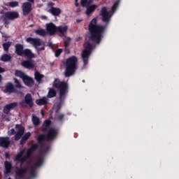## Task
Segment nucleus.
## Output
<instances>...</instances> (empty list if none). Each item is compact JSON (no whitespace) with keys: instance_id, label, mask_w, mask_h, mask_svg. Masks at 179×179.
<instances>
[{"instance_id":"f257e3e1","label":"nucleus","mask_w":179,"mask_h":179,"mask_svg":"<svg viewBox=\"0 0 179 179\" xmlns=\"http://www.w3.org/2000/svg\"><path fill=\"white\" fill-rule=\"evenodd\" d=\"M102 20L106 25L97 24V18H93L88 25V30L90 33V40L94 41L96 44L101 43V38H103V34L107 29V24L110 23V13L107 11V8L103 7L101 10Z\"/></svg>"},{"instance_id":"f03ea898","label":"nucleus","mask_w":179,"mask_h":179,"mask_svg":"<svg viewBox=\"0 0 179 179\" xmlns=\"http://www.w3.org/2000/svg\"><path fill=\"white\" fill-rule=\"evenodd\" d=\"M51 124V120H45L41 127L42 132H47L46 134H40L37 137L38 143L41 146L44 145V142H52V141L57 139V136H58V129L52 127L50 128Z\"/></svg>"},{"instance_id":"7ed1b4c3","label":"nucleus","mask_w":179,"mask_h":179,"mask_svg":"<svg viewBox=\"0 0 179 179\" xmlns=\"http://www.w3.org/2000/svg\"><path fill=\"white\" fill-rule=\"evenodd\" d=\"M52 85L54 87L59 91V103L57 105L55 109L56 114H58L61 110L62 103H64L65 99H66V94L69 93V84H68L66 81H61L59 78H55Z\"/></svg>"},{"instance_id":"20e7f679","label":"nucleus","mask_w":179,"mask_h":179,"mask_svg":"<svg viewBox=\"0 0 179 179\" xmlns=\"http://www.w3.org/2000/svg\"><path fill=\"white\" fill-rule=\"evenodd\" d=\"M29 160L28 157L24 155V150L20 151L14 158V162H20V167H15V176L16 177H19L20 178H23L24 177V174H27V171H29V167L25 166L22 168L23 164L25 162Z\"/></svg>"},{"instance_id":"39448f33","label":"nucleus","mask_w":179,"mask_h":179,"mask_svg":"<svg viewBox=\"0 0 179 179\" xmlns=\"http://www.w3.org/2000/svg\"><path fill=\"white\" fill-rule=\"evenodd\" d=\"M65 66V78H70V76L75 75V72L78 69V57L76 56H71L66 59Z\"/></svg>"},{"instance_id":"423d86ee","label":"nucleus","mask_w":179,"mask_h":179,"mask_svg":"<svg viewBox=\"0 0 179 179\" xmlns=\"http://www.w3.org/2000/svg\"><path fill=\"white\" fill-rule=\"evenodd\" d=\"M1 16L0 19L2 20L3 24H10V22L19 19L20 15L17 11H7V12H0Z\"/></svg>"},{"instance_id":"0eeeda50","label":"nucleus","mask_w":179,"mask_h":179,"mask_svg":"<svg viewBox=\"0 0 179 179\" xmlns=\"http://www.w3.org/2000/svg\"><path fill=\"white\" fill-rule=\"evenodd\" d=\"M93 50V45L90 42L87 41L84 43V50L81 54V58L83 62V66H86L89 64V58L92 55V51Z\"/></svg>"},{"instance_id":"6e6552de","label":"nucleus","mask_w":179,"mask_h":179,"mask_svg":"<svg viewBox=\"0 0 179 179\" xmlns=\"http://www.w3.org/2000/svg\"><path fill=\"white\" fill-rule=\"evenodd\" d=\"M26 41L33 45L37 51H44L45 50L44 41L41 38L29 37L26 39Z\"/></svg>"},{"instance_id":"1a4fd4ad","label":"nucleus","mask_w":179,"mask_h":179,"mask_svg":"<svg viewBox=\"0 0 179 179\" xmlns=\"http://www.w3.org/2000/svg\"><path fill=\"white\" fill-rule=\"evenodd\" d=\"M26 104L29 106V107H33L34 106V103L33 102V97L31 96V94H27L24 96V100H22L20 102V107H26Z\"/></svg>"},{"instance_id":"9d476101","label":"nucleus","mask_w":179,"mask_h":179,"mask_svg":"<svg viewBox=\"0 0 179 179\" xmlns=\"http://www.w3.org/2000/svg\"><path fill=\"white\" fill-rule=\"evenodd\" d=\"M15 129L17 131L15 136V141H19L24 135V127L22 126V124H15Z\"/></svg>"},{"instance_id":"9b49d317","label":"nucleus","mask_w":179,"mask_h":179,"mask_svg":"<svg viewBox=\"0 0 179 179\" xmlns=\"http://www.w3.org/2000/svg\"><path fill=\"white\" fill-rule=\"evenodd\" d=\"M22 15L23 16H27L33 10V8H31V3L27 1L22 3Z\"/></svg>"},{"instance_id":"f8f14e48","label":"nucleus","mask_w":179,"mask_h":179,"mask_svg":"<svg viewBox=\"0 0 179 179\" xmlns=\"http://www.w3.org/2000/svg\"><path fill=\"white\" fill-rule=\"evenodd\" d=\"M18 106L17 102H13L3 106V113L4 114H9L10 110H15Z\"/></svg>"},{"instance_id":"ddd939ff","label":"nucleus","mask_w":179,"mask_h":179,"mask_svg":"<svg viewBox=\"0 0 179 179\" xmlns=\"http://www.w3.org/2000/svg\"><path fill=\"white\" fill-rule=\"evenodd\" d=\"M0 146L4 149L9 148V146H10V138L8 136L0 137Z\"/></svg>"},{"instance_id":"4468645a","label":"nucleus","mask_w":179,"mask_h":179,"mask_svg":"<svg viewBox=\"0 0 179 179\" xmlns=\"http://www.w3.org/2000/svg\"><path fill=\"white\" fill-rule=\"evenodd\" d=\"M57 26L54 23L50 22L46 24V30L50 36H54L57 33Z\"/></svg>"},{"instance_id":"2eb2a0df","label":"nucleus","mask_w":179,"mask_h":179,"mask_svg":"<svg viewBox=\"0 0 179 179\" xmlns=\"http://www.w3.org/2000/svg\"><path fill=\"white\" fill-rule=\"evenodd\" d=\"M68 31V27L67 26H59L57 27L56 33L60 37H65L66 36V33Z\"/></svg>"},{"instance_id":"dca6fc26","label":"nucleus","mask_w":179,"mask_h":179,"mask_svg":"<svg viewBox=\"0 0 179 179\" xmlns=\"http://www.w3.org/2000/svg\"><path fill=\"white\" fill-rule=\"evenodd\" d=\"M4 176L5 177H8L9 174L12 172V169H13V166H12V163L9 161H6L4 162Z\"/></svg>"},{"instance_id":"f3484780","label":"nucleus","mask_w":179,"mask_h":179,"mask_svg":"<svg viewBox=\"0 0 179 179\" xmlns=\"http://www.w3.org/2000/svg\"><path fill=\"white\" fill-rule=\"evenodd\" d=\"M22 66H24V68H26V69H34V64L31 60L28 59V60H24L22 64Z\"/></svg>"},{"instance_id":"a211bd4d","label":"nucleus","mask_w":179,"mask_h":179,"mask_svg":"<svg viewBox=\"0 0 179 179\" xmlns=\"http://www.w3.org/2000/svg\"><path fill=\"white\" fill-rule=\"evenodd\" d=\"M22 81L26 86H28V87H31V86L34 85V80H33L31 77H29L27 75L24 77Z\"/></svg>"},{"instance_id":"6ab92c4d","label":"nucleus","mask_w":179,"mask_h":179,"mask_svg":"<svg viewBox=\"0 0 179 179\" xmlns=\"http://www.w3.org/2000/svg\"><path fill=\"white\" fill-rule=\"evenodd\" d=\"M24 46L20 43H17L15 45V54L20 57L23 56V51H24Z\"/></svg>"},{"instance_id":"aec40b11","label":"nucleus","mask_w":179,"mask_h":179,"mask_svg":"<svg viewBox=\"0 0 179 179\" xmlns=\"http://www.w3.org/2000/svg\"><path fill=\"white\" fill-rule=\"evenodd\" d=\"M22 55L29 58V59H33V58H36V55L31 52L30 49H24L22 53Z\"/></svg>"},{"instance_id":"412c9836","label":"nucleus","mask_w":179,"mask_h":179,"mask_svg":"<svg viewBox=\"0 0 179 179\" xmlns=\"http://www.w3.org/2000/svg\"><path fill=\"white\" fill-rule=\"evenodd\" d=\"M85 8H87V10L85 11V13L87 15V16H90V15H92V13H93V12H94V10H96V9H97V6L96 5H90L88 6H86Z\"/></svg>"},{"instance_id":"4be33fe9","label":"nucleus","mask_w":179,"mask_h":179,"mask_svg":"<svg viewBox=\"0 0 179 179\" xmlns=\"http://www.w3.org/2000/svg\"><path fill=\"white\" fill-rule=\"evenodd\" d=\"M6 92L7 93H16V90L12 83H8L6 85Z\"/></svg>"},{"instance_id":"5701e85b","label":"nucleus","mask_w":179,"mask_h":179,"mask_svg":"<svg viewBox=\"0 0 179 179\" xmlns=\"http://www.w3.org/2000/svg\"><path fill=\"white\" fill-rule=\"evenodd\" d=\"M36 103L38 106H47L48 104V99L47 97L43 96L41 99H36Z\"/></svg>"},{"instance_id":"b1692460","label":"nucleus","mask_w":179,"mask_h":179,"mask_svg":"<svg viewBox=\"0 0 179 179\" xmlns=\"http://www.w3.org/2000/svg\"><path fill=\"white\" fill-rule=\"evenodd\" d=\"M30 136H31V133L30 132H27L21 138L20 141V145H24V143H26V142H27V141H29V138H30Z\"/></svg>"},{"instance_id":"393cba45","label":"nucleus","mask_w":179,"mask_h":179,"mask_svg":"<svg viewBox=\"0 0 179 179\" xmlns=\"http://www.w3.org/2000/svg\"><path fill=\"white\" fill-rule=\"evenodd\" d=\"M50 12L52 13V15H53V16H59V15H61L62 10L59 8L52 7L50 10Z\"/></svg>"},{"instance_id":"a878e982","label":"nucleus","mask_w":179,"mask_h":179,"mask_svg":"<svg viewBox=\"0 0 179 179\" xmlns=\"http://www.w3.org/2000/svg\"><path fill=\"white\" fill-rule=\"evenodd\" d=\"M57 96V90L54 88H50L47 97L48 99H52V97H56Z\"/></svg>"},{"instance_id":"bb28decb","label":"nucleus","mask_w":179,"mask_h":179,"mask_svg":"<svg viewBox=\"0 0 179 179\" xmlns=\"http://www.w3.org/2000/svg\"><path fill=\"white\" fill-rule=\"evenodd\" d=\"M15 76H17V78H20L21 79H24V77L27 76L26 73L23 72L21 70H15Z\"/></svg>"},{"instance_id":"cd10ccee","label":"nucleus","mask_w":179,"mask_h":179,"mask_svg":"<svg viewBox=\"0 0 179 179\" xmlns=\"http://www.w3.org/2000/svg\"><path fill=\"white\" fill-rule=\"evenodd\" d=\"M34 76H35L36 80L38 82V83H40L43 78H44V75L40 73V72H38V71H35Z\"/></svg>"},{"instance_id":"c85d7f7f","label":"nucleus","mask_w":179,"mask_h":179,"mask_svg":"<svg viewBox=\"0 0 179 179\" xmlns=\"http://www.w3.org/2000/svg\"><path fill=\"white\" fill-rule=\"evenodd\" d=\"M32 122H33V124L34 125V127H38V125H40L41 122L40 121V118H38V117L33 115H32Z\"/></svg>"},{"instance_id":"c756f323","label":"nucleus","mask_w":179,"mask_h":179,"mask_svg":"<svg viewBox=\"0 0 179 179\" xmlns=\"http://www.w3.org/2000/svg\"><path fill=\"white\" fill-rule=\"evenodd\" d=\"M10 59H12V56L8 54H4L1 57V61H2V62H8L10 61Z\"/></svg>"},{"instance_id":"7c9ffc66","label":"nucleus","mask_w":179,"mask_h":179,"mask_svg":"<svg viewBox=\"0 0 179 179\" xmlns=\"http://www.w3.org/2000/svg\"><path fill=\"white\" fill-rule=\"evenodd\" d=\"M35 33L38 36H41L42 37H45V36H47V32L45 31V29H43L35 30Z\"/></svg>"},{"instance_id":"2f4dec72","label":"nucleus","mask_w":179,"mask_h":179,"mask_svg":"<svg viewBox=\"0 0 179 179\" xmlns=\"http://www.w3.org/2000/svg\"><path fill=\"white\" fill-rule=\"evenodd\" d=\"M43 163H44V159L43 157H39L35 164L31 166H34V168L36 169V167H41V166H43Z\"/></svg>"},{"instance_id":"473e14b6","label":"nucleus","mask_w":179,"mask_h":179,"mask_svg":"<svg viewBox=\"0 0 179 179\" xmlns=\"http://www.w3.org/2000/svg\"><path fill=\"white\" fill-rule=\"evenodd\" d=\"M29 175L33 178H34L36 177V168H34V166H30Z\"/></svg>"},{"instance_id":"72a5a7b5","label":"nucleus","mask_w":179,"mask_h":179,"mask_svg":"<svg viewBox=\"0 0 179 179\" xmlns=\"http://www.w3.org/2000/svg\"><path fill=\"white\" fill-rule=\"evenodd\" d=\"M10 45H12L11 42H6L3 43V48L4 51H9V48L10 47Z\"/></svg>"},{"instance_id":"f704fd0d","label":"nucleus","mask_w":179,"mask_h":179,"mask_svg":"<svg viewBox=\"0 0 179 179\" xmlns=\"http://www.w3.org/2000/svg\"><path fill=\"white\" fill-rule=\"evenodd\" d=\"M80 5L83 8H86V6H90V3H89V0H80Z\"/></svg>"},{"instance_id":"c9c22d12","label":"nucleus","mask_w":179,"mask_h":179,"mask_svg":"<svg viewBox=\"0 0 179 179\" xmlns=\"http://www.w3.org/2000/svg\"><path fill=\"white\" fill-rule=\"evenodd\" d=\"M8 6H10V8H17V6H19V2L10 1L8 3Z\"/></svg>"},{"instance_id":"e433bc0d","label":"nucleus","mask_w":179,"mask_h":179,"mask_svg":"<svg viewBox=\"0 0 179 179\" xmlns=\"http://www.w3.org/2000/svg\"><path fill=\"white\" fill-rule=\"evenodd\" d=\"M118 6H120V1H117L115 2L113 6H112V12H115Z\"/></svg>"},{"instance_id":"4c0bfd02","label":"nucleus","mask_w":179,"mask_h":179,"mask_svg":"<svg viewBox=\"0 0 179 179\" xmlns=\"http://www.w3.org/2000/svg\"><path fill=\"white\" fill-rule=\"evenodd\" d=\"M57 118L58 121H60V122H62V121H64V118H65V115L63 113H59L57 116Z\"/></svg>"},{"instance_id":"58836bf2","label":"nucleus","mask_w":179,"mask_h":179,"mask_svg":"<svg viewBox=\"0 0 179 179\" xmlns=\"http://www.w3.org/2000/svg\"><path fill=\"white\" fill-rule=\"evenodd\" d=\"M14 82L15 83V87H17V89H22V84L20 83L19 80L14 78Z\"/></svg>"},{"instance_id":"ea45409f","label":"nucleus","mask_w":179,"mask_h":179,"mask_svg":"<svg viewBox=\"0 0 179 179\" xmlns=\"http://www.w3.org/2000/svg\"><path fill=\"white\" fill-rule=\"evenodd\" d=\"M29 149L32 150L34 152H36V149H38V144L35 143L30 146Z\"/></svg>"},{"instance_id":"a19ab883","label":"nucleus","mask_w":179,"mask_h":179,"mask_svg":"<svg viewBox=\"0 0 179 179\" xmlns=\"http://www.w3.org/2000/svg\"><path fill=\"white\" fill-rule=\"evenodd\" d=\"M71 44V38H68L65 41H64V47L65 48H68L69 47V45Z\"/></svg>"},{"instance_id":"79ce46f5","label":"nucleus","mask_w":179,"mask_h":179,"mask_svg":"<svg viewBox=\"0 0 179 179\" xmlns=\"http://www.w3.org/2000/svg\"><path fill=\"white\" fill-rule=\"evenodd\" d=\"M61 54H62V49H57L55 50V57L57 58H58Z\"/></svg>"},{"instance_id":"37998d69","label":"nucleus","mask_w":179,"mask_h":179,"mask_svg":"<svg viewBox=\"0 0 179 179\" xmlns=\"http://www.w3.org/2000/svg\"><path fill=\"white\" fill-rule=\"evenodd\" d=\"M15 134H16V131H15V129H11L10 131H8L9 136H12V135H15Z\"/></svg>"},{"instance_id":"c03bdc74","label":"nucleus","mask_w":179,"mask_h":179,"mask_svg":"<svg viewBox=\"0 0 179 179\" xmlns=\"http://www.w3.org/2000/svg\"><path fill=\"white\" fill-rule=\"evenodd\" d=\"M27 153L31 155H31H33V153H34V152L32 150H31L30 148H28V149L27 150Z\"/></svg>"},{"instance_id":"a18cd8bd","label":"nucleus","mask_w":179,"mask_h":179,"mask_svg":"<svg viewBox=\"0 0 179 179\" xmlns=\"http://www.w3.org/2000/svg\"><path fill=\"white\" fill-rule=\"evenodd\" d=\"M5 157L6 159H9V157H10V155H9V152L5 153Z\"/></svg>"},{"instance_id":"49530a36","label":"nucleus","mask_w":179,"mask_h":179,"mask_svg":"<svg viewBox=\"0 0 179 179\" xmlns=\"http://www.w3.org/2000/svg\"><path fill=\"white\" fill-rule=\"evenodd\" d=\"M5 72V69L0 67V73H3Z\"/></svg>"},{"instance_id":"de8ad7c7","label":"nucleus","mask_w":179,"mask_h":179,"mask_svg":"<svg viewBox=\"0 0 179 179\" xmlns=\"http://www.w3.org/2000/svg\"><path fill=\"white\" fill-rule=\"evenodd\" d=\"M75 5L78 8V6H79V3H78V0H75Z\"/></svg>"},{"instance_id":"09e8293b","label":"nucleus","mask_w":179,"mask_h":179,"mask_svg":"<svg viewBox=\"0 0 179 179\" xmlns=\"http://www.w3.org/2000/svg\"><path fill=\"white\" fill-rule=\"evenodd\" d=\"M26 155L28 159H30V157H31V155L29 154L28 152H27Z\"/></svg>"},{"instance_id":"8fccbe9b","label":"nucleus","mask_w":179,"mask_h":179,"mask_svg":"<svg viewBox=\"0 0 179 179\" xmlns=\"http://www.w3.org/2000/svg\"><path fill=\"white\" fill-rule=\"evenodd\" d=\"M26 155L28 159H30V157H31V155L29 154L28 152H27Z\"/></svg>"},{"instance_id":"3c124183","label":"nucleus","mask_w":179,"mask_h":179,"mask_svg":"<svg viewBox=\"0 0 179 179\" xmlns=\"http://www.w3.org/2000/svg\"><path fill=\"white\" fill-rule=\"evenodd\" d=\"M48 5H49L50 6H54L55 3H52V2H50V3H48Z\"/></svg>"},{"instance_id":"603ef678","label":"nucleus","mask_w":179,"mask_h":179,"mask_svg":"<svg viewBox=\"0 0 179 179\" xmlns=\"http://www.w3.org/2000/svg\"><path fill=\"white\" fill-rule=\"evenodd\" d=\"M48 150H50V147L49 146L46 147L45 149V152H48Z\"/></svg>"},{"instance_id":"864d4df0","label":"nucleus","mask_w":179,"mask_h":179,"mask_svg":"<svg viewBox=\"0 0 179 179\" xmlns=\"http://www.w3.org/2000/svg\"><path fill=\"white\" fill-rule=\"evenodd\" d=\"M27 1H28V2L31 3H34V0H27Z\"/></svg>"},{"instance_id":"5fc2aeb1","label":"nucleus","mask_w":179,"mask_h":179,"mask_svg":"<svg viewBox=\"0 0 179 179\" xmlns=\"http://www.w3.org/2000/svg\"><path fill=\"white\" fill-rule=\"evenodd\" d=\"M88 3H90V6L93 3V0H88Z\"/></svg>"},{"instance_id":"6e6d98bb","label":"nucleus","mask_w":179,"mask_h":179,"mask_svg":"<svg viewBox=\"0 0 179 179\" xmlns=\"http://www.w3.org/2000/svg\"><path fill=\"white\" fill-rule=\"evenodd\" d=\"M80 10H80V8H78L76 10V13H79V12H80Z\"/></svg>"},{"instance_id":"4d7b16f0","label":"nucleus","mask_w":179,"mask_h":179,"mask_svg":"<svg viewBox=\"0 0 179 179\" xmlns=\"http://www.w3.org/2000/svg\"><path fill=\"white\" fill-rule=\"evenodd\" d=\"M49 47H52V48L54 47V45H52V43H49Z\"/></svg>"},{"instance_id":"13d9d810","label":"nucleus","mask_w":179,"mask_h":179,"mask_svg":"<svg viewBox=\"0 0 179 179\" xmlns=\"http://www.w3.org/2000/svg\"><path fill=\"white\" fill-rule=\"evenodd\" d=\"M0 82H2V76L0 75Z\"/></svg>"},{"instance_id":"bf43d9fd","label":"nucleus","mask_w":179,"mask_h":179,"mask_svg":"<svg viewBox=\"0 0 179 179\" xmlns=\"http://www.w3.org/2000/svg\"><path fill=\"white\" fill-rule=\"evenodd\" d=\"M41 114H42V115H44V111L43 110H41Z\"/></svg>"},{"instance_id":"052dcab7","label":"nucleus","mask_w":179,"mask_h":179,"mask_svg":"<svg viewBox=\"0 0 179 179\" xmlns=\"http://www.w3.org/2000/svg\"><path fill=\"white\" fill-rule=\"evenodd\" d=\"M77 22H80V20H77Z\"/></svg>"},{"instance_id":"680f3d73","label":"nucleus","mask_w":179,"mask_h":179,"mask_svg":"<svg viewBox=\"0 0 179 179\" xmlns=\"http://www.w3.org/2000/svg\"><path fill=\"white\" fill-rule=\"evenodd\" d=\"M8 179H11L10 178H8Z\"/></svg>"},{"instance_id":"e2e57ef3","label":"nucleus","mask_w":179,"mask_h":179,"mask_svg":"<svg viewBox=\"0 0 179 179\" xmlns=\"http://www.w3.org/2000/svg\"><path fill=\"white\" fill-rule=\"evenodd\" d=\"M54 1H57V0H54Z\"/></svg>"},{"instance_id":"0e129e2a","label":"nucleus","mask_w":179,"mask_h":179,"mask_svg":"<svg viewBox=\"0 0 179 179\" xmlns=\"http://www.w3.org/2000/svg\"><path fill=\"white\" fill-rule=\"evenodd\" d=\"M0 100H1V97H0Z\"/></svg>"}]
</instances>
